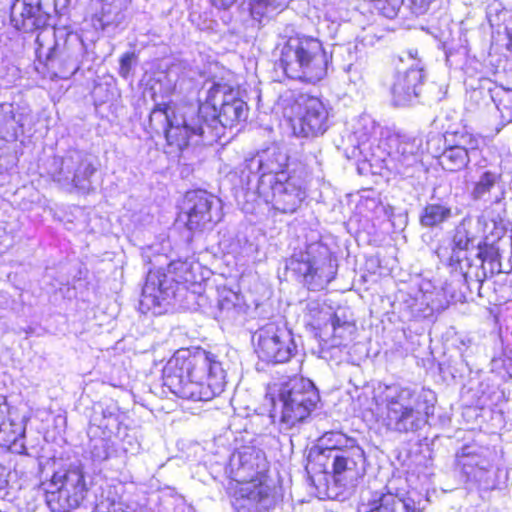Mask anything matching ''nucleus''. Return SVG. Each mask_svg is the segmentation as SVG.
Returning a JSON list of instances; mask_svg holds the SVG:
<instances>
[{
    "mask_svg": "<svg viewBox=\"0 0 512 512\" xmlns=\"http://www.w3.org/2000/svg\"><path fill=\"white\" fill-rule=\"evenodd\" d=\"M162 380L180 398L209 401L224 391L226 369L217 354L202 348L179 349L165 364Z\"/></svg>",
    "mask_w": 512,
    "mask_h": 512,
    "instance_id": "1",
    "label": "nucleus"
},
{
    "mask_svg": "<svg viewBox=\"0 0 512 512\" xmlns=\"http://www.w3.org/2000/svg\"><path fill=\"white\" fill-rule=\"evenodd\" d=\"M377 421L393 433L422 430L434 415L436 395L429 389L399 384L379 385L374 393Z\"/></svg>",
    "mask_w": 512,
    "mask_h": 512,
    "instance_id": "2",
    "label": "nucleus"
},
{
    "mask_svg": "<svg viewBox=\"0 0 512 512\" xmlns=\"http://www.w3.org/2000/svg\"><path fill=\"white\" fill-rule=\"evenodd\" d=\"M205 97L196 106L199 126L203 133L199 143L211 144L223 135V130L233 128L247 119V104L240 98L239 90L226 82H207Z\"/></svg>",
    "mask_w": 512,
    "mask_h": 512,
    "instance_id": "3",
    "label": "nucleus"
},
{
    "mask_svg": "<svg viewBox=\"0 0 512 512\" xmlns=\"http://www.w3.org/2000/svg\"><path fill=\"white\" fill-rule=\"evenodd\" d=\"M275 51L279 67L290 79L315 84L327 75L329 56L318 38L298 32L283 35Z\"/></svg>",
    "mask_w": 512,
    "mask_h": 512,
    "instance_id": "4",
    "label": "nucleus"
},
{
    "mask_svg": "<svg viewBox=\"0 0 512 512\" xmlns=\"http://www.w3.org/2000/svg\"><path fill=\"white\" fill-rule=\"evenodd\" d=\"M266 397L272 406L270 417L282 432L303 423L319 400L314 384L302 377L270 385Z\"/></svg>",
    "mask_w": 512,
    "mask_h": 512,
    "instance_id": "5",
    "label": "nucleus"
},
{
    "mask_svg": "<svg viewBox=\"0 0 512 512\" xmlns=\"http://www.w3.org/2000/svg\"><path fill=\"white\" fill-rule=\"evenodd\" d=\"M200 265L191 260L172 261L166 270H150L142 289L140 306L143 310L161 314L181 287L199 283Z\"/></svg>",
    "mask_w": 512,
    "mask_h": 512,
    "instance_id": "6",
    "label": "nucleus"
},
{
    "mask_svg": "<svg viewBox=\"0 0 512 512\" xmlns=\"http://www.w3.org/2000/svg\"><path fill=\"white\" fill-rule=\"evenodd\" d=\"M149 124L155 132L164 133L168 145L179 151L199 144V135L203 133L196 106L192 104H157L150 113Z\"/></svg>",
    "mask_w": 512,
    "mask_h": 512,
    "instance_id": "7",
    "label": "nucleus"
},
{
    "mask_svg": "<svg viewBox=\"0 0 512 512\" xmlns=\"http://www.w3.org/2000/svg\"><path fill=\"white\" fill-rule=\"evenodd\" d=\"M496 453L476 443L462 446L455 455V466L469 489L491 491L500 483L501 470L495 465Z\"/></svg>",
    "mask_w": 512,
    "mask_h": 512,
    "instance_id": "8",
    "label": "nucleus"
},
{
    "mask_svg": "<svg viewBox=\"0 0 512 512\" xmlns=\"http://www.w3.org/2000/svg\"><path fill=\"white\" fill-rule=\"evenodd\" d=\"M323 451L333 453V474L337 482L353 481L364 472L363 449L354 438L340 431L323 434L319 440Z\"/></svg>",
    "mask_w": 512,
    "mask_h": 512,
    "instance_id": "9",
    "label": "nucleus"
},
{
    "mask_svg": "<svg viewBox=\"0 0 512 512\" xmlns=\"http://www.w3.org/2000/svg\"><path fill=\"white\" fill-rule=\"evenodd\" d=\"M257 194L266 204L282 213L296 211L306 197L305 180L297 174L268 175L257 185Z\"/></svg>",
    "mask_w": 512,
    "mask_h": 512,
    "instance_id": "10",
    "label": "nucleus"
},
{
    "mask_svg": "<svg viewBox=\"0 0 512 512\" xmlns=\"http://www.w3.org/2000/svg\"><path fill=\"white\" fill-rule=\"evenodd\" d=\"M290 267L313 291L324 289L336 274V264L328 248L321 244L310 245L299 259L291 260Z\"/></svg>",
    "mask_w": 512,
    "mask_h": 512,
    "instance_id": "11",
    "label": "nucleus"
},
{
    "mask_svg": "<svg viewBox=\"0 0 512 512\" xmlns=\"http://www.w3.org/2000/svg\"><path fill=\"white\" fill-rule=\"evenodd\" d=\"M258 357L268 363H285L296 353V343L284 320L272 321L259 328L254 336Z\"/></svg>",
    "mask_w": 512,
    "mask_h": 512,
    "instance_id": "12",
    "label": "nucleus"
},
{
    "mask_svg": "<svg viewBox=\"0 0 512 512\" xmlns=\"http://www.w3.org/2000/svg\"><path fill=\"white\" fill-rule=\"evenodd\" d=\"M94 172L92 163L78 150H70L63 157H53L47 167L52 180L66 189L88 190Z\"/></svg>",
    "mask_w": 512,
    "mask_h": 512,
    "instance_id": "13",
    "label": "nucleus"
},
{
    "mask_svg": "<svg viewBox=\"0 0 512 512\" xmlns=\"http://www.w3.org/2000/svg\"><path fill=\"white\" fill-rule=\"evenodd\" d=\"M447 146L439 156V164L449 172L466 169L472 159L483 155L484 138L467 130L456 131L445 138Z\"/></svg>",
    "mask_w": 512,
    "mask_h": 512,
    "instance_id": "14",
    "label": "nucleus"
},
{
    "mask_svg": "<svg viewBox=\"0 0 512 512\" xmlns=\"http://www.w3.org/2000/svg\"><path fill=\"white\" fill-rule=\"evenodd\" d=\"M295 115L290 117L294 135L298 137H317L329 128L330 109L326 103L315 96H301L292 108Z\"/></svg>",
    "mask_w": 512,
    "mask_h": 512,
    "instance_id": "15",
    "label": "nucleus"
},
{
    "mask_svg": "<svg viewBox=\"0 0 512 512\" xmlns=\"http://www.w3.org/2000/svg\"><path fill=\"white\" fill-rule=\"evenodd\" d=\"M184 210L186 226L191 231L212 229L222 219L220 199L204 190L187 192Z\"/></svg>",
    "mask_w": 512,
    "mask_h": 512,
    "instance_id": "16",
    "label": "nucleus"
},
{
    "mask_svg": "<svg viewBox=\"0 0 512 512\" xmlns=\"http://www.w3.org/2000/svg\"><path fill=\"white\" fill-rule=\"evenodd\" d=\"M410 67L404 72H398L391 88L392 100L396 106H407L416 102L425 78L424 64L417 50L405 53Z\"/></svg>",
    "mask_w": 512,
    "mask_h": 512,
    "instance_id": "17",
    "label": "nucleus"
},
{
    "mask_svg": "<svg viewBox=\"0 0 512 512\" xmlns=\"http://www.w3.org/2000/svg\"><path fill=\"white\" fill-rule=\"evenodd\" d=\"M267 463L262 451L254 447H242L229 460L227 473L239 486L252 481H264Z\"/></svg>",
    "mask_w": 512,
    "mask_h": 512,
    "instance_id": "18",
    "label": "nucleus"
},
{
    "mask_svg": "<svg viewBox=\"0 0 512 512\" xmlns=\"http://www.w3.org/2000/svg\"><path fill=\"white\" fill-rule=\"evenodd\" d=\"M54 46L47 55L49 62H57L63 76L74 75L81 65L85 53V45L81 36L74 32L58 31L55 34Z\"/></svg>",
    "mask_w": 512,
    "mask_h": 512,
    "instance_id": "19",
    "label": "nucleus"
},
{
    "mask_svg": "<svg viewBox=\"0 0 512 512\" xmlns=\"http://www.w3.org/2000/svg\"><path fill=\"white\" fill-rule=\"evenodd\" d=\"M275 503L272 489L264 481L239 486L232 502L236 512H268Z\"/></svg>",
    "mask_w": 512,
    "mask_h": 512,
    "instance_id": "20",
    "label": "nucleus"
},
{
    "mask_svg": "<svg viewBox=\"0 0 512 512\" xmlns=\"http://www.w3.org/2000/svg\"><path fill=\"white\" fill-rule=\"evenodd\" d=\"M382 135V128L370 115L360 116L353 126L352 137L356 148L367 161L384 160L380 138Z\"/></svg>",
    "mask_w": 512,
    "mask_h": 512,
    "instance_id": "21",
    "label": "nucleus"
},
{
    "mask_svg": "<svg viewBox=\"0 0 512 512\" xmlns=\"http://www.w3.org/2000/svg\"><path fill=\"white\" fill-rule=\"evenodd\" d=\"M52 493L58 492L67 500L69 506L77 507L85 498L88 490L83 470L80 466L56 471L49 483Z\"/></svg>",
    "mask_w": 512,
    "mask_h": 512,
    "instance_id": "22",
    "label": "nucleus"
},
{
    "mask_svg": "<svg viewBox=\"0 0 512 512\" xmlns=\"http://www.w3.org/2000/svg\"><path fill=\"white\" fill-rule=\"evenodd\" d=\"M390 150L387 152L397 162L398 172L409 176V169L422 166L421 146L422 140L409 136H391L388 138Z\"/></svg>",
    "mask_w": 512,
    "mask_h": 512,
    "instance_id": "23",
    "label": "nucleus"
},
{
    "mask_svg": "<svg viewBox=\"0 0 512 512\" xmlns=\"http://www.w3.org/2000/svg\"><path fill=\"white\" fill-rule=\"evenodd\" d=\"M486 14L492 28V46L512 55V10L495 0L488 5Z\"/></svg>",
    "mask_w": 512,
    "mask_h": 512,
    "instance_id": "24",
    "label": "nucleus"
},
{
    "mask_svg": "<svg viewBox=\"0 0 512 512\" xmlns=\"http://www.w3.org/2000/svg\"><path fill=\"white\" fill-rule=\"evenodd\" d=\"M287 163L286 152L278 146H271L247 159L245 169L252 174H259L258 184H261L264 177L268 175L273 177L279 176L281 173H288L285 170Z\"/></svg>",
    "mask_w": 512,
    "mask_h": 512,
    "instance_id": "25",
    "label": "nucleus"
},
{
    "mask_svg": "<svg viewBox=\"0 0 512 512\" xmlns=\"http://www.w3.org/2000/svg\"><path fill=\"white\" fill-rule=\"evenodd\" d=\"M474 166L478 176L473 183L471 194L476 200L485 199L500 182L502 169L499 165L489 162L484 155L475 161Z\"/></svg>",
    "mask_w": 512,
    "mask_h": 512,
    "instance_id": "26",
    "label": "nucleus"
},
{
    "mask_svg": "<svg viewBox=\"0 0 512 512\" xmlns=\"http://www.w3.org/2000/svg\"><path fill=\"white\" fill-rule=\"evenodd\" d=\"M366 512H415V503L410 498H402L391 492H375L368 502Z\"/></svg>",
    "mask_w": 512,
    "mask_h": 512,
    "instance_id": "27",
    "label": "nucleus"
},
{
    "mask_svg": "<svg viewBox=\"0 0 512 512\" xmlns=\"http://www.w3.org/2000/svg\"><path fill=\"white\" fill-rule=\"evenodd\" d=\"M121 0H101V9L95 15V26L100 27L108 34H114L124 21Z\"/></svg>",
    "mask_w": 512,
    "mask_h": 512,
    "instance_id": "28",
    "label": "nucleus"
},
{
    "mask_svg": "<svg viewBox=\"0 0 512 512\" xmlns=\"http://www.w3.org/2000/svg\"><path fill=\"white\" fill-rule=\"evenodd\" d=\"M289 0H249V10L252 18L258 22L269 20L282 12Z\"/></svg>",
    "mask_w": 512,
    "mask_h": 512,
    "instance_id": "29",
    "label": "nucleus"
},
{
    "mask_svg": "<svg viewBox=\"0 0 512 512\" xmlns=\"http://www.w3.org/2000/svg\"><path fill=\"white\" fill-rule=\"evenodd\" d=\"M330 327L325 328L324 334H328V330H331L330 338L325 341V344L330 347H340L346 345L348 341L352 339L354 326L346 321H340L335 315L328 322Z\"/></svg>",
    "mask_w": 512,
    "mask_h": 512,
    "instance_id": "30",
    "label": "nucleus"
},
{
    "mask_svg": "<svg viewBox=\"0 0 512 512\" xmlns=\"http://www.w3.org/2000/svg\"><path fill=\"white\" fill-rule=\"evenodd\" d=\"M93 426H97L102 430V435L111 437L112 434L119 430L120 414L115 405L101 409V414L95 413L91 419Z\"/></svg>",
    "mask_w": 512,
    "mask_h": 512,
    "instance_id": "31",
    "label": "nucleus"
},
{
    "mask_svg": "<svg viewBox=\"0 0 512 512\" xmlns=\"http://www.w3.org/2000/svg\"><path fill=\"white\" fill-rule=\"evenodd\" d=\"M334 316L331 307L322 304L318 300H310L306 304L304 317L309 319V324L316 329L328 328V322Z\"/></svg>",
    "mask_w": 512,
    "mask_h": 512,
    "instance_id": "32",
    "label": "nucleus"
},
{
    "mask_svg": "<svg viewBox=\"0 0 512 512\" xmlns=\"http://www.w3.org/2000/svg\"><path fill=\"white\" fill-rule=\"evenodd\" d=\"M452 215L451 208L442 203L427 204L420 217L421 224L425 227H433L447 221Z\"/></svg>",
    "mask_w": 512,
    "mask_h": 512,
    "instance_id": "33",
    "label": "nucleus"
},
{
    "mask_svg": "<svg viewBox=\"0 0 512 512\" xmlns=\"http://www.w3.org/2000/svg\"><path fill=\"white\" fill-rule=\"evenodd\" d=\"M481 244L482 240H478L477 238L470 236L465 225H461L457 227L453 236V255L451 259L460 263V253L467 251L470 248H480Z\"/></svg>",
    "mask_w": 512,
    "mask_h": 512,
    "instance_id": "34",
    "label": "nucleus"
},
{
    "mask_svg": "<svg viewBox=\"0 0 512 512\" xmlns=\"http://www.w3.org/2000/svg\"><path fill=\"white\" fill-rule=\"evenodd\" d=\"M344 20V12L327 5L324 13V17L319 22V29L326 31L330 38H334Z\"/></svg>",
    "mask_w": 512,
    "mask_h": 512,
    "instance_id": "35",
    "label": "nucleus"
},
{
    "mask_svg": "<svg viewBox=\"0 0 512 512\" xmlns=\"http://www.w3.org/2000/svg\"><path fill=\"white\" fill-rule=\"evenodd\" d=\"M500 117L504 123L512 122V91L502 89L492 96Z\"/></svg>",
    "mask_w": 512,
    "mask_h": 512,
    "instance_id": "36",
    "label": "nucleus"
},
{
    "mask_svg": "<svg viewBox=\"0 0 512 512\" xmlns=\"http://www.w3.org/2000/svg\"><path fill=\"white\" fill-rule=\"evenodd\" d=\"M403 2L404 0H372L374 9L389 19L397 16Z\"/></svg>",
    "mask_w": 512,
    "mask_h": 512,
    "instance_id": "37",
    "label": "nucleus"
},
{
    "mask_svg": "<svg viewBox=\"0 0 512 512\" xmlns=\"http://www.w3.org/2000/svg\"><path fill=\"white\" fill-rule=\"evenodd\" d=\"M110 437L102 436L99 439L93 441L91 446V455L95 461H104L110 456V446L109 439Z\"/></svg>",
    "mask_w": 512,
    "mask_h": 512,
    "instance_id": "38",
    "label": "nucleus"
},
{
    "mask_svg": "<svg viewBox=\"0 0 512 512\" xmlns=\"http://www.w3.org/2000/svg\"><path fill=\"white\" fill-rule=\"evenodd\" d=\"M241 297L240 295L232 290H223L219 299V306L221 310H231L235 309L240 305Z\"/></svg>",
    "mask_w": 512,
    "mask_h": 512,
    "instance_id": "39",
    "label": "nucleus"
},
{
    "mask_svg": "<svg viewBox=\"0 0 512 512\" xmlns=\"http://www.w3.org/2000/svg\"><path fill=\"white\" fill-rule=\"evenodd\" d=\"M377 40H378V37H377L376 33L374 32V29L372 27H369V28H367V31L365 34L358 36L356 38V42L353 45V48L357 52V51H360L359 44H361L362 46L369 47V46H373L377 42Z\"/></svg>",
    "mask_w": 512,
    "mask_h": 512,
    "instance_id": "40",
    "label": "nucleus"
},
{
    "mask_svg": "<svg viewBox=\"0 0 512 512\" xmlns=\"http://www.w3.org/2000/svg\"><path fill=\"white\" fill-rule=\"evenodd\" d=\"M15 166V157L7 149H0V174L8 172Z\"/></svg>",
    "mask_w": 512,
    "mask_h": 512,
    "instance_id": "41",
    "label": "nucleus"
},
{
    "mask_svg": "<svg viewBox=\"0 0 512 512\" xmlns=\"http://www.w3.org/2000/svg\"><path fill=\"white\" fill-rule=\"evenodd\" d=\"M134 58V53H125L122 55L119 68V73L122 77L127 78L129 76Z\"/></svg>",
    "mask_w": 512,
    "mask_h": 512,
    "instance_id": "42",
    "label": "nucleus"
},
{
    "mask_svg": "<svg viewBox=\"0 0 512 512\" xmlns=\"http://www.w3.org/2000/svg\"><path fill=\"white\" fill-rule=\"evenodd\" d=\"M413 13L420 15L423 14L429 7L431 0H409Z\"/></svg>",
    "mask_w": 512,
    "mask_h": 512,
    "instance_id": "43",
    "label": "nucleus"
},
{
    "mask_svg": "<svg viewBox=\"0 0 512 512\" xmlns=\"http://www.w3.org/2000/svg\"><path fill=\"white\" fill-rule=\"evenodd\" d=\"M236 1L237 0H210L211 4L218 9H228L235 4Z\"/></svg>",
    "mask_w": 512,
    "mask_h": 512,
    "instance_id": "44",
    "label": "nucleus"
},
{
    "mask_svg": "<svg viewBox=\"0 0 512 512\" xmlns=\"http://www.w3.org/2000/svg\"><path fill=\"white\" fill-rule=\"evenodd\" d=\"M25 433V429L22 427V426H17V431H13V435L8 437V438H4L3 441L5 442H16L18 437H23Z\"/></svg>",
    "mask_w": 512,
    "mask_h": 512,
    "instance_id": "45",
    "label": "nucleus"
},
{
    "mask_svg": "<svg viewBox=\"0 0 512 512\" xmlns=\"http://www.w3.org/2000/svg\"><path fill=\"white\" fill-rule=\"evenodd\" d=\"M0 109L1 110H8L9 113H12V106L11 105H8V104H2L0 106Z\"/></svg>",
    "mask_w": 512,
    "mask_h": 512,
    "instance_id": "46",
    "label": "nucleus"
},
{
    "mask_svg": "<svg viewBox=\"0 0 512 512\" xmlns=\"http://www.w3.org/2000/svg\"><path fill=\"white\" fill-rule=\"evenodd\" d=\"M480 95H481V91L474 90V91L471 93L470 97H471V98H478Z\"/></svg>",
    "mask_w": 512,
    "mask_h": 512,
    "instance_id": "47",
    "label": "nucleus"
},
{
    "mask_svg": "<svg viewBox=\"0 0 512 512\" xmlns=\"http://www.w3.org/2000/svg\"><path fill=\"white\" fill-rule=\"evenodd\" d=\"M2 426H3V424H1V423H0V433H1L2 431H4V429L2 428ZM4 426H5V430H6V429H7V425H6V424H4Z\"/></svg>",
    "mask_w": 512,
    "mask_h": 512,
    "instance_id": "48",
    "label": "nucleus"
},
{
    "mask_svg": "<svg viewBox=\"0 0 512 512\" xmlns=\"http://www.w3.org/2000/svg\"><path fill=\"white\" fill-rule=\"evenodd\" d=\"M351 49H352V45H351V44H349V45H348V48H347V50H348V52H349V53H351Z\"/></svg>",
    "mask_w": 512,
    "mask_h": 512,
    "instance_id": "49",
    "label": "nucleus"
},
{
    "mask_svg": "<svg viewBox=\"0 0 512 512\" xmlns=\"http://www.w3.org/2000/svg\"><path fill=\"white\" fill-rule=\"evenodd\" d=\"M351 68H352V64H349L348 65V71L351 70Z\"/></svg>",
    "mask_w": 512,
    "mask_h": 512,
    "instance_id": "50",
    "label": "nucleus"
},
{
    "mask_svg": "<svg viewBox=\"0 0 512 512\" xmlns=\"http://www.w3.org/2000/svg\"><path fill=\"white\" fill-rule=\"evenodd\" d=\"M440 307H443L442 303H440L438 306H436V308H440Z\"/></svg>",
    "mask_w": 512,
    "mask_h": 512,
    "instance_id": "51",
    "label": "nucleus"
},
{
    "mask_svg": "<svg viewBox=\"0 0 512 512\" xmlns=\"http://www.w3.org/2000/svg\"><path fill=\"white\" fill-rule=\"evenodd\" d=\"M249 174H250V172H249ZM251 175H253V174L251 173ZM254 175L257 176L258 174H254ZM247 178H250V175H247Z\"/></svg>",
    "mask_w": 512,
    "mask_h": 512,
    "instance_id": "52",
    "label": "nucleus"
}]
</instances>
